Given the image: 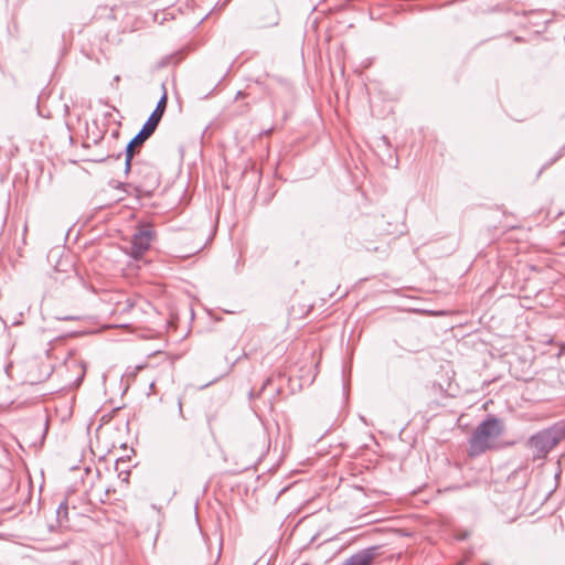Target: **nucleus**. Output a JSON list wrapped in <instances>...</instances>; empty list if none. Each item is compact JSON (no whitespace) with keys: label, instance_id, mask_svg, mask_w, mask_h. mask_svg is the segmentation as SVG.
<instances>
[{"label":"nucleus","instance_id":"11","mask_svg":"<svg viewBox=\"0 0 565 565\" xmlns=\"http://www.w3.org/2000/svg\"><path fill=\"white\" fill-rule=\"evenodd\" d=\"M135 153L125 151V173L128 174L132 170V159Z\"/></svg>","mask_w":565,"mask_h":565},{"label":"nucleus","instance_id":"9","mask_svg":"<svg viewBox=\"0 0 565 565\" xmlns=\"http://www.w3.org/2000/svg\"><path fill=\"white\" fill-rule=\"evenodd\" d=\"M154 131L146 127L145 125L139 130V132L128 142L125 151L135 153L137 152V148L141 147L146 140H148Z\"/></svg>","mask_w":565,"mask_h":565},{"label":"nucleus","instance_id":"5","mask_svg":"<svg viewBox=\"0 0 565 565\" xmlns=\"http://www.w3.org/2000/svg\"><path fill=\"white\" fill-rule=\"evenodd\" d=\"M153 234L151 226L146 225L132 235L130 254L134 258H140L149 249Z\"/></svg>","mask_w":565,"mask_h":565},{"label":"nucleus","instance_id":"3","mask_svg":"<svg viewBox=\"0 0 565 565\" xmlns=\"http://www.w3.org/2000/svg\"><path fill=\"white\" fill-rule=\"evenodd\" d=\"M217 557L211 555L210 548L202 536H196L185 548L184 565H215Z\"/></svg>","mask_w":565,"mask_h":565},{"label":"nucleus","instance_id":"18","mask_svg":"<svg viewBox=\"0 0 565 565\" xmlns=\"http://www.w3.org/2000/svg\"><path fill=\"white\" fill-rule=\"evenodd\" d=\"M482 565H490V563H483Z\"/></svg>","mask_w":565,"mask_h":565},{"label":"nucleus","instance_id":"13","mask_svg":"<svg viewBox=\"0 0 565 565\" xmlns=\"http://www.w3.org/2000/svg\"><path fill=\"white\" fill-rule=\"evenodd\" d=\"M57 319L58 320H64V321H70V320H77L78 317H76V316H63V317H58Z\"/></svg>","mask_w":565,"mask_h":565},{"label":"nucleus","instance_id":"10","mask_svg":"<svg viewBox=\"0 0 565 565\" xmlns=\"http://www.w3.org/2000/svg\"><path fill=\"white\" fill-rule=\"evenodd\" d=\"M56 514L60 525H63L65 522L68 521V504L66 501L60 503Z\"/></svg>","mask_w":565,"mask_h":565},{"label":"nucleus","instance_id":"15","mask_svg":"<svg viewBox=\"0 0 565 565\" xmlns=\"http://www.w3.org/2000/svg\"><path fill=\"white\" fill-rule=\"evenodd\" d=\"M244 96H245V94H244L243 92H241V90H239V92H237V94H236V99H237V98H241V97H244Z\"/></svg>","mask_w":565,"mask_h":565},{"label":"nucleus","instance_id":"4","mask_svg":"<svg viewBox=\"0 0 565 565\" xmlns=\"http://www.w3.org/2000/svg\"><path fill=\"white\" fill-rule=\"evenodd\" d=\"M134 173L139 178L135 188L140 193L150 194L159 185L158 172L148 163L136 162Z\"/></svg>","mask_w":565,"mask_h":565},{"label":"nucleus","instance_id":"16","mask_svg":"<svg viewBox=\"0 0 565 565\" xmlns=\"http://www.w3.org/2000/svg\"><path fill=\"white\" fill-rule=\"evenodd\" d=\"M178 405H179V411L182 414V402H181V399H179Z\"/></svg>","mask_w":565,"mask_h":565},{"label":"nucleus","instance_id":"6","mask_svg":"<svg viewBox=\"0 0 565 565\" xmlns=\"http://www.w3.org/2000/svg\"><path fill=\"white\" fill-rule=\"evenodd\" d=\"M279 22V11L271 2L264 3L256 10V24L259 28H270Z\"/></svg>","mask_w":565,"mask_h":565},{"label":"nucleus","instance_id":"1","mask_svg":"<svg viewBox=\"0 0 565 565\" xmlns=\"http://www.w3.org/2000/svg\"><path fill=\"white\" fill-rule=\"evenodd\" d=\"M504 426L501 419L489 416L477 426L469 438V455L479 456L491 449L497 439L503 434Z\"/></svg>","mask_w":565,"mask_h":565},{"label":"nucleus","instance_id":"12","mask_svg":"<svg viewBox=\"0 0 565 565\" xmlns=\"http://www.w3.org/2000/svg\"><path fill=\"white\" fill-rule=\"evenodd\" d=\"M470 536V532L469 531H461V532H458L456 534V540L458 541H465L467 540L468 537Z\"/></svg>","mask_w":565,"mask_h":565},{"label":"nucleus","instance_id":"2","mask_svg":"<svg viewBox=\"0 0 565 565\" xmlns=\"http://www.w3.org/2000/svg\"><path fill=\"white\" fill-rule=\"evenodd\" d=\"M564 438L565 422H558L531 436L527 440V446L533 450L536 458H545L547 454Z\"/></svg>","mask_w":565,"mask_h":565},{"label":"nucleus","instance_id":"14","mask_svg":"<svg viewBox=\"0 0 565 565\" xmlns=\"http://www.w3.org/2000/svg\"><path fill=\"white\" fill-rule=\"evenodd\" d=\"M271 382V379L268 377L266 379V381L264 382L263 386L260 387V391L257 393L256 396H259V394L266 388V386Z\"/></svg>","mask_w":565,"mask_h":565},{"label":"nucleus","instance_id":"8","mask_svg":"<svg viewBox=\"0 0 565 565\" xmlns=\"http://www.w3.org/2000/svg\"><path fill=\"white\" fill-rule=\"evenodd\" d=\"M167 102H168V97H167V93L164 92L163 95L161 96V98L159 99L154 110L151 113V115L149 116L147 121L143 124L146 127H148L152 131H156L159 122L162 119V116L167 108Z\"/></svg>","mask_w":565,"mask_h":565},{"label":"nucleus","instance_id":"17","mask_svg":"<svg viewBox=\"0 0 565 565\" xmlns=\"http://www.w3.org/2000/svg\"><path fill=\"white\" fill-rule=\"evenodd\" d=\"M457 565H463V562L458 563Z\"/></svg>","mask_w":565,"mask_h":565},{"label":"nucleus","instance_id":"7","mask_svg":"<svg viewBox=\"0 0 565 565\" xmlns=\"http://www.w3.org/2000/svg\"><path fill=\"white\" fill-rule=\"evenodd\" d=\"M381 546L373 545L360 550L342 562L341 565H372L374 559L380 556Z\"/></svg>","mask_w":565,"mask_h":565}]
</instances>
